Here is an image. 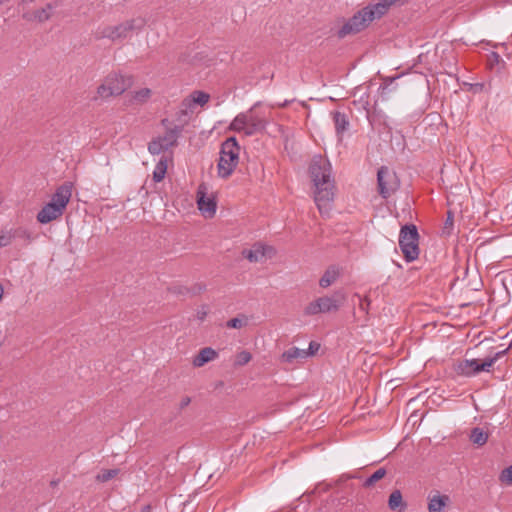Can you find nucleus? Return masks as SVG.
<instances>
[{"mask_svg":"<svg viewBox=\"0 0 512 512\" xmlns=\"http://www.w3.org/2000/svg\"><path fill=\"white\" fill-rule=\"evenodd\" d=\"M333 122L335 126L336 133L338 135H341L343 132H345L348 129L349 121L347 119V116L344 113H341L339 111L333 112Z\"/></svg>","mask_w":512,"mask_h":512,"instance_id":"412c9836","label":"nucleus"},{"mask_svg":"<svg viewBox=\"0 0 512 512\" xmlns=\"http://www.w3.org/2000/svg\"><path fill=\"white\" fill-rule=\"evenodd\" d=\"M490 59L493 62H498L499 59H500V56L496 52H492L491 55H490Z\"/></svg>","mask_w":512,"mask_h":512,"instance_id":"4c0bfd02","label":"nucleus"},{"mask_svg":"<svg viewBox=\"0 0 512 512\" xmlns=\"http://www.w3.org/2000/svg\"><path fill=\"white\" fill-rule=\"evenodd\" d=\"M198 209L206 218H211L216 213V202L213 198L206 195V187L200 185L197 190Z\"/></svg>","mask_w":512,"mask_h":512,"instance_id":"2eb2a0df","label":"nucleus"},{"mask_svg":"<svg viewBox=\"0 0 512 512\" xmlns=\"http://www.w3.org/2000/svg\"><path fill=\"white\" fill-rule=\"evenodd\" d=\"M10 243V238L5 235H0V248L7 246Z\"/></svg>","mask_w":512,"mask_h":512,"instance_id":"f704fd0d","label":"nucleus"},{"mask_svg":"<svg viewBox=\"0 0 512 512\" xmlns=\"http://www.w3.org/2000/svg\"><path fill=\"white\" fill-rule=\"evenodd\" d=\"M3 293H4V289H3V286L0 284V301L3 298Z\"/></svg>","mask_w":512,"mask_h":512,"instance_id":"a19ab883","label":"nucleus"},{"mask_svg":"<svg viewBox=\"0 0 512 512\" xmlns=\"http://www.w3.org/2000/svg\"><path fill=\"white\" fill-rule=\"evenodd\" d=\"M31 1H32V0H23V1H22V5H25V4H27V3L31 2Z\"/></svg>","mask_w":512,"mask_h":512,"instance_id":"79ce46f5","label":"nucleus"},{"mask_svg":"<svg viewBox=\"0 0 512 512\" xmlns=\"http://www.w3.org/2000/svg\"><path fill=\"white\" fill-rule=\"evenodd\" d=\"M312 355H314V351H306L305 349L291 347L282 353L281 361L291 364L294 363L296 360L306 359Z\"/></svg>","mask_w":512,"mask_h":512,"instance_id":"dca6fc26","label":"nucleus"},{"mask_svg":"<svg viewBox=\"0 0 512 512\" xmlns=\"http://www.w3.org/2000/svg\"><path fill=\"white\" fill-rule=\"evenodd\" d=\"M454 215L451 211L447 212V219L444 223L442 233L445 235H450L453 229Z\"/></svg>","mask_w":512,"mask_h":512,"instance_id":"c756f323","label":"nucleus"},{"mask_svg":"<svg viewBox=\"0 0 512 512\" xmlns=\"http://www.w3.org/2000/svg\"><path fill=\"white\" fill-rule=\"evenodd\" d=\"M360 298L359 307L362 311H367L370 305V301L367 298Z\"/></svg>","mask_w":512,"mask_h":512,"instance_id":"72a5a7b5","label":"nucleus"},{"mask_svg":"<svg viewBox=\"0 0 512 512\" xmlns=\"http://www.w3.org/2000/svg\"><path fill=\"white\" fill-rule=\"evenodd\" d=\"M259 104L257 102L249 111L239 113L230 123L229 129L235 132H243L246 136H252L265 130L267 125L265 118L253 112Z\"/></svg>","mask_w":512,"mask_h":512,"instance_id":"39448f33","label":"nucleus"},{"mask_svg":"<svg viewBox=\"0 0 512 512\" xmlns=\"http://www.w3.org/2000/svg\"><path fill=\"white\" fill-rule=\"evenodd\" d=\"M449 497L447 495L435 494L428 498V511L429 512H442L447 503Z\"/></svg>","mask_w":512,"mask_h":512,"instance_id":"6ab92c4d","label":"nucleus"},{"mask_svg":"<svg viewBox=\"0 0 512 512\" xmlns=\"http://www.w3.org/2000/svg\"><path fill=\"white\" fill-rule=\"evenodd\" d=\"M470 440L473 444L483 446L484 444H486L488 440V434L484 432L481 428L475 427L471 430Z\"/></svg>","mask_w":512,"mask_h":512,"instance_id":"5701e85b","label":"nucleus"},{"mask_svg":"<svg viewBox=\"0 0 512 512\" xmlns=\"http://www.w3.org/2000/svg\"><path fill=\"white\" fill-rule=\"evenodd\" d=\"M191 400L189 397H184L180 402V407L184 408L190 404Z\"/></svg>","mask_w":512,"mask_h":512,"instance_id":"e433bc0d","label":"nucleus"},{"mask_svg":"<svg viewBox=\"0 0 512 512\" xmlns=\"http://www.w3.org/2000/svg\"><path fill=\"white\" fill-rule=\"evenodd\" d=\"M346 300L343 292L337 291L333 295H324L309 302L303 310L305 316H315L337 312Z\"/></svg>","mask_w":512,"mask_h":512,"instance_id":"0eeeda50","label":"nucleus"},{"mask_svg":"<svg viewBox=\"0 0 512 512\" xmlns=\"http://www.w3.org/2000/svg\"><path fill=\"white\" fill-rule=\"evenodd\" d=\"M56 7H57V3H54V4L49 3L46 5L45 8H43L40 11H37V13L34 14V18H37L40 22L46 21L51 17L52 12Z\"/></svg>","mask_w":512,"mask_h":512,"instance_id":"393cba45","label":"nucleus"},{"mask_svg":"<svg viewBox=\"0 0 512 512\" xmlns=\"http://www.w3.org/2000/svg\"><path fill=\"white\" fill-rule=\"evenodd\" d=\"M240 146L235 137L227 138L220 149V157L217 164L218 176L228 178L232 175L239 163Z\"/></svg>","mask_w":512,"mask_h":512,"instance_id":"20e7f679","label":"nucleus"},{"mask_svg":"<svg viewBox=\"0 0 512 512\" xmlns=\"http://www.w3.org/2000/svg\"><path fill=\"white\" fill-rule=\"evenodd\" d=\"M386 475V470L384 468H379L378 470H376L370 477H368L365 481H364V486L365 487H370L372 486L374 483H376L377 481L381 480L384 476Z\"/></svg>","mask_w":512,"mask_h":512,"instance_id":"cd10ccee","label":"nucleus"},{"mask_svg":"<svg viewBox=\"0 0 512 512\" xmlns=\"http://www.w3.org/2000/svg\"><path fill=\"white\" fill-rule=\"evenodd\" d=\"M318 348H319V344L312 341V342H310L309 348L306 351H314V353H315L318 350Z\"/></svg>","mask_w":512,"mask_h":512,"instance_id":"c9c22d12","label":"nucleus"},{"mask_svg":"<svg viewBox=\"0 0 512 512\" xmlns=\"http://www.w3.org/2000/svg\"><path fill=\"white\" fill-rule=\"evenodd\" d=\"M217 357L218 353L216 350L211 347H205L194 356L192 364L194 367H202L206 363L215 360Z\"/></svg>","mask_w":512,"mask_h":512,"instance_id":"f3484780","label":"nucleus"},{"mask_svg":"<svg viewBox=\"0 0 512 512\" xmlns=\"http://www.w3.org/2000/svg\"><path fill=\"white\" fill-rule=\"evenodd\" d=\"M377 183L378 192L385 199L394 194L400 186L396 173L385 166H382L377 172Z\"/></svg>","mask_w":512,"mask_h":512,"instance_id":"9b49d317","label":"nucleus"},{"mask_svg":"<svg viewBox=\"0 0 512 512\" xmlns=\"http://www.w3.org/2000/svg\"><path fill=\"white\" fill-rule=\"evenodd\" d=\"M72 188V183L65 182L56 189L51 200L37 213V220L41 224L50 223L63 215L72 197Z\"/></svg>","mask_w":512,"mask_h":512,"instance_id":"7ed1b4c3","label":"nucleus"},{"mask_svg":"<svg viewBox=\"0 0 512 512\" xmlns=\"http://www.w3.org/2000/svg\"><path fill=\"white\" fill-rule=\"evenodd\" d=\"M395 79H396V78H391V79H389V83L385 82V83L381 86V88H382L383 90L388 89V86H389V85H390V84H391Z\"/></svg>","mask_w":512,"mask_h":512,"instance_id":"ea45409f","label":"nucleus"},{"mask_svg":"<svg viewBox=\"0 0 512 512\" xmlns=\"http://www.w3.org/2000/svg\"><path fill=\"white\" fill-rule=\"evenodd\" d=\"M309 175L313 184L314 202L321 215L329 216L336 194L331 163L322 155H315L309 166Z\"/></svg>","mask_w":512,"mask_h":512,"instance_id":"f257e3e1","label":"nucleus"},{"mask_svg":"<svg viewBox=\"0 0 512 512\" xmlns=\"http://www.w3.org/2000/svg\"><path fill=\"white\" fill-rule=\"evenodd\" d=\"M208 314V307L206 305L201 306L197 312L196 317L198 320L203 321Z\"/></svg>","mask_w":512,"mask_h":512,"instance_id":"473e14b6","label":"nucleus"},{"mask_svg":"<svg viewBox=\"0 0 512 512\" xmlns=\"http://www.w3.org/2000/svg\"><path fill=\"white\" fill-rule=\"evenodd\" d=\"M132 85V78L118 72L109 73L97 87V97L107 100L123 94Z\"/></svg>","mask_w":512,"mask_h":512,"instance_id":"423d86ee","label":"nucleus"},{"mask_svg":"<svg viewBox=\"0 0 512 512\" xmlns=\"http://www.w3.org/2000/svg\"><path fill=\"white\" fill-rule=\"evenodd\" d=\"M143 19H131L113 26H104L99 28L96 37L98 39L107 38L111 41L123 40L131 35L135 30H141L144 27Z\"/></svg>","mask_w":512,"mask_h":512,"instance_id":"6e6552de","label":"nucleus"},{"mask_svg":"<svg viewBox=\"0 0 512 512\" xmlns=\"http://www.w3.org/2000/svg\"><path fill=\"white\" fill-rule=\"evenodd\" d=\"M252 356L248 351H242L237 356V364L245 365L251 360Z\"/></svg>","mask_w":512,"mask_h":512,"instance_id":"2f4dec72","label":"nucleus"},{"mask_svg":"<svg viewBox=\"0 0 512 512\" xmlns=\"http://www.w3.org/2000/svg\"><path fill=\"white\" fill-rule=\"evenodd\" d=\"M248 324L246 315H240L227 321L226 326L231 329H240Z\"/></svg>","mask_w":512,"mask_h":512,"instance_id":"bb28decb","label":"nucleus"},{"mask_svg":"<svg viewBox=\"0 0 512 512\" xmlns=\"http://www.w3.org/2000/svg\"><path fill=\"white\" fill-rule=\"evenodd\" d=\"M388 507L391 511L404 512L407 509V503L403 500L400 490H394L388 499Z\"/></svg>","mask_w":512,"mask_h":512,"instance_id":"a211bd4d","label":"nucleus"},{"mask_svg":"<svg viewBox=\"0 0 512 512\" xmlns=\"http://www.w3.org/2000/svg\"><path fill=\"white\" fill-rule=\"evenodd\" d=\"M210 95L204 91L196 90L193 91L187 98L181 103V109L178 112V120H182L183 117H187L192 112L195 105L203 107L208 103Z\"/></svg>","mask_w":512,"mask_h":512,"instance_id":"4468645a","label":"nucleus"},{"mask_svg":"<svg viewBox=\"0 0 512 512\" xmlns=\"http://www.w3.org/2000/svg\"><path fill=\"white\" fill-rule=\"evenodd\" d=\"M119 472V469H103L97 474L96 480L102 483L107 482L116 477Z\"/></svg>","mask_w":512,"mask_h":512,"instance_id":"a878e982","label":"nucleus"},{"mask_svg":"<svg viewBox=\"0 0 512 512\" xmlns=\"http://www.w3.org/2000/svg\"><path fill=\"white\" fill-rule=\"evenodd\" d=\"M167 171V160L160 159L156 164L155 169L153 171V179L155 182H160L164 179Z\"/></svg>","mask_w":512,"mask_h":512,"instance_id":"b1692460","label":"nucleus"},{"mask_svg":"<svg viewBox=\"0 0 512 512\" xmlns=\"http://www.w3.org/2000/svg\"><path fill=\"white\" fill-rule=\"evenodd\" d=\"M340 276V271L336 266H330L326 269L324 274L319 280V286L321 288H328L331 286Z\"/></svg>","mask_w":512,"mask_h":512,"instance_id":"aec40b11","label":"nucleus"},{"mask_svg":"<svg viewBox=\"0 0 512 512\" xmlns=\"http://www.w3.org/2000/svg\"><path fill=\"white\" fill-rule=\"evenodd\" d=\"M152 95V91L149 88H141L131 93V102L135 104L146 103Z\"/></svg>","mask_w":512,"mask_h":512,"instance_id":"4be33fe9","label":"nucleus"},{"mask_svg":"<svg viewBox=\"0 0 512 512\" xmlns=\"http://www.w3.org/2000/svg\"><path fill=\"white\" fill-rule=\"evenodd\" d=\"M161 124L166 128V130H167V129H172V128H173V127H169L170 122H169V120H168V119H163V120L161 121Z\"/></svg>","mask_w":512,"mask_h":512,"instance_id":"58836bf2","label":"nucleus"},{"mask_svg":"<svg viewBox=\"0 0 512 512\" xmlns=\"http://www.w3.org/2000/svg\"><path fill=\"white\" fill-rule=\"evenodd\" d=\"M276 251L272 246L257 242L249 249H244L242 255L251 263H261L275 256Z\"/></svg>","mask_w":512,"mask_h":512,"instance_id":"f8f14e48","label":"nucleus"},{"mask_svg":"<svg viewBox=\"0 0 512 512\" xmlns=\"http://www.w3.org/2000/svg\"><path fill=\"white\" fill-rule=\"evenodd\" d=\"M509 348H505L501 351L496 352L493 356L485 359L486 363H489V370L496 363L497 360L505 356L508 352Z\"/></svg>","mask_w":512,"mask_h":512,"instance_id":"7c9ffc66","label":"nucleus"},{"mask_svg":"<svg viewBox=\"0 0 512 512\" xmlns=\"http://www.w3.org/2000/svg\"><path fill=\"white\" fill-rule=\"evenodd\" d=\"M454 370L457 375L464 377H472L480 372H490L489 363H486L485 360L482 363H479L477 359H464L458 361L455 364Z\"/></svg>","mask_w":512,"mask_h":512,"instance_id":"ddd939ff","label":"nucleus"},{"mask_svg":"<svg viewBox=\"0 0 512 512\" xmlns=\"http://www.w3.org/2000/svg\"><path fill=\"white\" fill-rule=\"evenodd\" d=\"M418 240L419 234L415 225H405L401 228L399 246L407 262H412L418 258L420 252Z\"/></svg>","mask_w":512,"mask_h":512,"instance_id":"1a4fd4ad","label":"nucleus"},{"mask_svg":"<svg viewBox=\"0 0 512 512\" xmlns=\"http://www.w3.org/2000/svg\"><path fill=\"white\" fill-rule=\"evenodd\" d=\"M181 132V126H174L172 129H167L164 135L155 137L149 142V153L152 155H159L176 146Z\"/></svg>","mask_w":512,"mask_h":512,"instance_id":"9d476101","label":"nucleus"},{"mask_svg":"<svg viewBox=\"0 0 512 512\" xmlns=\"http://www.w3.org/2000/svg\"><path fill=\"white\" fill-rule=\"evenodd\" d=\"M406 2L408 0H378L376 3H370L350 17L337 31V36L342 39L348 35L357 34L365 30L373 21L385 16L391 7L403 5Z\"/></svg>","mask_w":512,"mask_h":512,"instance_id":"f03ea898","label":"nucleus"},{"mask_svg":"<svg viewBox=\"0 0 512 512\" xmlns=\"http://www.w3.org/2000/svg\"><path fill=\"white\" fill-rule=\"evenodd\" d=\"M499 481L505 485H512V464L501 471Z\"/></svg>","mask_w":512,"mask_h":512,"instance_id":"c85d7f7f","label":"nucleus"}]
</instances>
